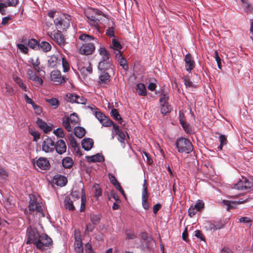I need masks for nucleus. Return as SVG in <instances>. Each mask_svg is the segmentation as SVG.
<instances>
[{
    "label": "nucleus",
    "mask_w": 253,
    "mask_h": 253,
    "mask_svg": "<svg viewBox=\"0 0 253 253\" xmlns=\"http://www.w3.org/2000/svg\"><path fill=\"white\" fill-rule=\"evenodd\" d=\"M77 95L72 94V93H68L67 94V98L68 101L71 103L76 102Z\"/></svg>",
    "instance_id": "50"
},
{
    "label": "nucleus",
    "mask_w": 253,
    "mask_h": 253,
    "mask_svg": "<svg viewBox=\"0 0 253 253\" xmlns=\"http://www.w3.org/2000/svg\"><path fill=\"white\" fill-rule=\"evenodd\" d=\"M86 102V99L83 96L78 95L77 98L76 102L78 104H85Z\"/></svg>",
    "instance_id": "59"
},
{
    "label": "nucleus",
    "mask_w": 253,
    "mask_h": 253,
    "mask_svg": "<svg viewBox=\"0 0 253 253\" xmlns=\"http://www.w3.org/2000/svg\"><path fill=\"white\" fill-rule=\"evenodd\" d=\"M13 80L21 89H22L25 91H27L26 86L23 84L22 80L20 78L18 77L13 76Z\"/></svg>",
    "instance_id": "39"
},
{
    "label": "nucleus",
    "mask_w": 253,
    "mask_h": 253,
    "mask_svg": "<svg viewBox=\"0 0 253 253\" xmlns=\"http://www.w3.org/2000/svg\"><path fill=\"white\" fill-rule=\"evenodd\" d=\"M180 123L183 128H184L185 131L187 133L190 134L192 132V128L189 126L185 123L184 121L182 119H180Z\"/></svg>",
    "instance_id": "40"
},
{
    "label": "nucleus",
    "mask_w": 253,
    "mask_h": 253,
    "mask_svg": "<svg viewBox=\"0 0 253 253\" xmlns=\"http://www.w3.org/2000/svg\"><path fill=\"white\" fill-rule=\"evenodd\" d=\"M94 188L95 190L94 197L97 199L99 197L101 196L102 191L99 185L97 184L94 186Z\"/></svg>",
    "instance_id": "51"
},
{
    "label": "nucleus",
    "mask_w": 253,
    "mask_h": 253,
    "mask_svg": "<svg viewBox=\"0 0 253 253\" xmlns=\"http://www.w3.org/2000/svg\"><path fill=\"white\" fill-rule=\"evenodd\" d=\"M176 147L180 153H189L193 150V146L190 140L185 138H180L175 142Z\"/></svg>",
    "instance_id": "5"
},
{
    "label": "nucleus",
    "mask_w": 253,
    "mask_h": 253,
    "mask_svg": "<svg viewBox=\"0 0 253 253\" xmlns=\"http://www.w3.org/2000/svg\"><path fill=\"white\" fill-rule=\"evenodd\" d=\"M106 34L110 38H114V29L113 27H110L106 31Z\"/></svg>",
    "instance_id": "61"
},
{
    "label": "nucleus",
    "mask_w": 253,
    "mask_h": 253,
    "mask_svg": "<svg viewBox=\"0 0 253 253\" xmlns=\"http://www.w3.org/2000/svg\"><path fill=\"white\" fill-rule=\"evenodd\" d=\"M74 134L79 138L83 137L85 133V129L80 126H75L74 127Z\"/></svg>",
    "instance_id": "32"
},
{
    "label": "nucleus",
    "mask_w": 253,
    "mask_h": 253,
    "mask_svg": "<svg viewBox=\"0 0 253 253\" xmlns=\"http://www.w3.org/2000/svg\"><path fill=\"white\" fill-rule=\"evenodd\" d=\"M169 99V97L167 93H164L162 95L161 97L160 98V102L161 104L168 103V100Z\"/></svg>",
    "instance_id": "53"
},
{
    "label": "nucleus",
    "mask_w": 253,
    "mask_h": 253,
    "mask_svg": "<svg viewBox=\"0 0 253 253\" xmlns=\"http://www.w3.org/2000/svg\"><path fill=\"white\" fill-rule=\"evenodd\" d=\"M37 124V125L45 132H48L51 130V127L48 126L46 123L40 118L38 119Z\"/></svg>",
    "instance_id": "25"
},
{
    "label": "nucleus",
    "mask_w": 253,
    "mask_h": 253,
    "mask_svg": "<svg viewBox=\"0 0 253 253\" xmlns=\"http://www.w3.org/2000/svg\"><path fill=\"white\" fill-rule=\"evenodd\" d=\"M67 182V178L64 176L56 175L54 177V182L58 186H64L66 185Z\"/></svg>",
    "instance_id": "24"
},
{
    "label": "nucleus",
    "mask_w": 253,
    "mask_h": 253,
    "mask_svg": "<svg viewBox=\"0 0 253 253\" xmlns=\"http://www.w3.org/2000/svg\"><path fill=\"white\" fill-rule=\"evenodd\" d=\"M48 102L54 108H56L58 107L59 105L58 100L56 98H51L48 100Z\"/></svg>",
    "instance_id": "57"
},
{
    "label": "nucleus",
    "mask_w": 253,
    "mask_h": 253,
    "mask_svg": "<svg viewBox=\"0 0 253 253\" xmlns=\"http://www.w3.org/2000/svg\"><path fill=\"white\" fill-rule=\"evenodd\" d=\"M111 65L110 60H100L98 68L100 70H105L110 68Z\"/></svg>",
    "instance_id": "26"
},
{
    "label": "nucleus",
    "mask_w": 253,
    "mask_h": 253,
    "mask_svg": "<svg viewBox=\"0 0 253 253\" xmlns=\"http://www.w3.org/2000/svg\"><path fill=\"white\" fill-rule=\"evenodd\" d=\"M39 49H41L43 52H47L51 50V46L46 42H42L39 44Z\"/></svg>",
    "instance_id": "33"
},
{
    "label": "nucleus",
    "mask_w": 253,
    "mask_h": 253,
    "mask_svg": "<svg viewBox=\"0 0 253 253\" xmlns=\"http://www.w3.org/2000/svg\"><path fill=\"white\" fill-rule=\"evenodd\" d=\"M47 35L61 47H64L66 43L64 36L61 32L58 30L53 32H48Z\"/></svg>",
    "instance_id": "7"
},
{
    "label": "nucleus",
    "mask_w": 253,
    "mask_h": 253,
    "mask_svg": "<svg viewBox=\"0 0 253 253\" xmlns=\"http://www.w3.org/2000/svg\"><path fill=\"white\" fill-rule=\"evenodd\" d=\"M64 206L66 209L70 211H74L75 210V207L73 205V201L71 200V198L69 196H67L65 198Z\"/></svg>",
    "instance_id": "29"
},
{
    "label": "nucleus",
    "mask_w": 253,
    "mask_h": 253,
    "mask_svg": "<svg viewBox=\"0 0 253 253\" xmlns=\"http://www.w3.org/2000/svg\"><path fill=\"white\" fill-rule=\"evenodd\" d=\"M51 80L58 84H62L65 82L66 78L61 76L59 71L54 70L51 73Z\"/></svg>",
    "instance_id": "15"
},
{
    "label": "nucleus",
    "mask_w": 253,
    "mask_h": 253,
    "mask_svg": "<svg viewBox=\"0 0 253 253\" xmlns=\"http://www.w3.org/2000/svg\"><path fill=\"white\" fill-rule=\"evenodd\" d=\"M223 206H225L226 210L229 211L230 209L234 208L236 205V203L229 201L224 200L222 202Z\"/></svg>",
    "instance_id": "41"
},
{
    "label": "nucleus",
    "mask_w": 253,
    "mask_h": 253,
    "mask_svg": "<svg viewBox=\"0 0 253 253\" xmlns=\"http://www.w3.org/2000/svg\"><path fill=\"white\" fill-rule=\"evenodd\" d=\"M29 62L30 63H31V64L33 65L34 69L37 71L38 72H39L40 70V68L39 66V64H40V63L38 61V59H34L33 58H31Z\"/></svg>",
    "instance_id": "46"
},
{
    "label": "nucleus",
    "mask_w": 253,
    "mask_h": 253,
    "mask_svg": "<svg viewBox=\"0 0 253 253\" xmlns=\"http://www.w3.org/2000/svg\"><path fill=\"white\" fill-rule=\"evenodd\" d=\"M197 211V210L194 208L193 206L192 205L189 209V210H188L189 215L190 217H192L196 214Z\"/></svg>",
    "instance_id": "62"
},
{
    "label": "nucleus",
    "mask_w": 253,
    "mask_h": 253,
    "mask_svg": "<svg viewBox=\"0 0 253 253\" xmlns=\"http://www.w3.org/2000/svg\"><path fill=\"white\" fill-rule=\"evenodd\" d=\"M52 240L46 234H42L41 237L35 244L37 248L43 250L45 247H49L51 245Z\"/></svg>",
    "instance_id": "9"
},
{
    "label": "nucleus",
    "mask_w": 253,
    "mask_h": 253,
    "mask_svg": "<svg viewBox=\"0 0 253 253\" xmlns=\"http://www.w3.org/2000/svg\"><path fill=\"white\" fill-rule=\"evenodd\" d=\"M27 77L28 79L33 81L38 85L42 84L43 81L41 78L35 74L33 70L28 69L27 71Z\"/></svg>",
    "instance_id": "16"
},
{
    "label": "nucleus",
    "mask_w": 253,
    "mask_h": 253,
    "mask_svg": "<svg viewBox=\"0 0 253 253\" xmlns=\"http://www.w3.org/2000/svg\"><path fill=\"white\" fill-rule=\"evenodd\" d=\"M32 107H33L35 113L37 114L40 115L41 113L42 109H41V108L39 106H38V105L34 103V105H32Z\"/></svg>",
    "instance_id": "63"
},
{
    "label": "nucleus",
    "mask_w": 253,
    "mask_h": 253,
    "mask_svg": "<svg viewBox=\"0 0 253 253\" xmlns=\"http://www.w3.org/2000/svg\"><path fill=\"white\" fill-rule=\"evenodd\" d=\"M33 163L35 168L38 167L41 169H47L50 166L48 161L45 158L41 157L36 162L34 161Z\"/></svg>",
    "instance_id": "13"
},
{
    "label": "nucleus",
    "mask_w": 253,
    "mask_h": 253,
    "mask_svg": "<svg viewBox=\"0 0 253 253\" xmlns=\"http://www.w3.org/2000/svg\"><path fill=\"white\" fill-rule=\"evenodd\" d=\"M183 81L184 83V84L186 87H194V84L192 83L191 80L188 78L187 77H185L183 78Z\"/></svg>",
    "instance_id": "52"
},
{
    "label": "nucleus",
    "mask_w": 253,
    "mask_h": 253,
    "mask_svg": "<svg viewBox=\"0 0 253 253\" xmlns=\"http://www.w3.org/2000/svg\"><path fill=\"white\" fill-rule=\"evenodd\" d=\"M27 217L29 220H35L44 216L43 205L41 198L38 195H30Z\"/></svg>",
    "instance_id": "1"
},
{
    "label": "nucleus",
    "mask_w": 253,
    "mask_h": 253,
    "mask_svg": "<svg viewBox=\"0 0 253 253\" xmlns=\"http://www.w3.org/2000/svg\"><path fill=\"white\" fill-rule=\"evenodd\" d=\"M94 228V226L90 223H88L86 224L85 232V233H89L92 232Z\"/></svg>",
    "instance_id": "64"
},
{
    "label": "nucleus",
    "mask_w": 253,
    "mask_h": 253,
    "mask_svg": "<svg viewBox=\"0 0 253 253\" xmlns=\"http://www.w3.org/2000/svg\"><path fill=\"white\" fill-rule=\"evenodd\" d=\"M85 158L89 163L101 162L104 160V157L99 153L90 156H87Z\"/></svg>",
    "instance_id": "20"
},
{
    "label": "nucleus",
    "mask_w": 253,
    "mask_h": 253,
    "mask_svg": "<svg viewBox=\"0 0 253 253\" xmlns=\"http://www.w3.org/2000/svg\"><path fill=\"white\" fill-rule=\"evenodd\" d=\"M90 220L93 224H96L99 222L100 217L97 215L93 214L90 216Z\"/></svg>",
    "instance_id": "55"
},
{
    "label": "nucleus",
    "mask_w": 253,
    "mask_h": 253,
    "mask_svg": "<svg viewBox=\"0 0 253 253\" xmlns=\"http://www.w3.org/2000/svg\"><path fill=\"white\" fill-rule=\"evenodd\" d=\"M110 81V76L105 72H103L99 76L98 83L100 84H107Z\"/></svg>",
    "instance_id": "22"
},
{
    "label": "nucleus",
    "mask_w": 253,
    "mask_h": 253,
    "mask_svg": "<svg viewBox=\"0 0 253 253\" xmlns=\"http://www.w3.org/2000/svg\"><path fill=\"white\" fill-rule=\"evenodd\" d=\"M93 141L90 138H84L82 140V146L86 151L90 150L93 147Z\"/></svg>",
    "instance_id": "23"
},
{
    "label": "nucleus",
    "mask_w": 253,
    "mask_h": 253,
    "mask_svg": "<svg viewBox=\"0 0 253 253\" xmlns=\"http://www.w3.org/2000/svg\"><path fill=\"white\" fill-rule=\"evenodd\" d=\"M6 92L8 95L12 96L13 93V88L9 85L8 84H5Z\"/></svg>",
    "instance_id": "60"
},
{
    "label": "nucleus",
    "mask_w": 253,
    "mask_h": 253,
    "mask_svg": "<svg viewBox=\"0 0 253 253\" xmlns=\"http://www.w3.org/2000/svg\"><path fill=\"white\" fill-rule=\"evenodd\" d=\"M101 12L97 9L88 8L85 11V14L86 17L89 21L98 19V16L100 15Z\"/></svg>",
    "instance_id": "17"
},
{
    "label": "nucleus",
    "mask_w": 253,
    "mask_h": 253,
    "mask_svg": "<svg viewBox=\"0 0 253 253\" xmlns=\"http://www.w3.org/2000/svg\"><path fill=\"white\" fill-rule=\"evenodd\" d=\"M103 126L109 127L113 126V122L108 117L105 116L102 120L100 122Z\"/></svg>",
    "instance_id": "42"
},
{
    "label": "nucleus",
    "mask_w": 253,
    "mask_h": 253,
    "mask_svg": "<svg viewBox=\"0 0 253 253\" xmlns=\"http://www.w3.org/2000/svg\"><path fill=\"white\" fill-rule=\"evenodd\" d=\"M193 207L197 210V211H200L203 209L204 207V203L202 201L198 200L197 201L196 204L193 206Z\"/></svg>",
    "instance_id": "47"
},
{
    "label": "nucleus",
    "mask_w": 253,
    "mask_h": 253,
    "mask_svg": "<svg viewBox=\"0 0 253 253\" xmlns=\"http://www.w3.org/2000/svg\"><path fill=\"white\" fill-rule=\"evenodd\" d=\"M111 116L116 121L122 119L118 111L116 109H113L111 112Z\"/></svg>",
    "instance_id": "48"
},
{
    "label": "nucleus",
    "mask_w": 253,
    "mask_h": 253,
    "mask_svg": "<svg viewBox=\"0 0 253 253\" xmlns=\"http://www.w3.org/2000/svg\"><path fill=\"white\" fill-rule=\"evenodd\" d=\"M81 73H84V71H86L85 76L90 75L92 72V67L90 63H88V66L86 67H83L80 70Z\"/></svg>",
    "instance_id": "43"
},
{
    "label": "nucleus",
    "mask_w": 253,
    "mask_h": 253,
    "mask_svg": "<svg viewBox=\"0 0 253 253\" xmlns=\"http://www.w3.org/2000/svg\"><path fill=\"white\" fill-rule=\"evenodd\" d=\"M113 129L116 134L118 135V140L120 142L125 144V140L126 139V132L123 131L116 124H113Z\"/></svg>",
    "instance_id": "19"
},
{
    "label": "nucleus",
    "mask_w": 253,
    "mask_h": 253,
    "mask_svg": "<svg viewBox=\"0 0 253 253\" xmlns=\"http://www.w3.org/2000/svg\"><path fill=\"white\" fill-rule=\"evenodd\" d=\"M92 110L95 117L100 122L101 120L106 116L104 114L101 112L98 109L96 108L94 106H92L90 107Z\"/></svg>",
    "instance_id": "27"
},
{
    "label": "nucleus",
    "mask_w": 253,
    "mask_h": 253,
    "mask_svg": "<svg viewBox=\"0 0 253 253\" xmlns=\"http://www.w3.org/2000/svg\"><path fill=\"white\" fill-rule=\"evenodd\" d=\"M18 49L24 54H27L28 52V48L23 43H17L16 44Z\"/></svg>",
    "instance_id": "45"
},
{
    "label": "nucleus",
    "mask_w": 253,
    "mask_h": 253,
    "mask_svg": "<svg viewBox=\"0 0 253 253\" xmlns=\"http://www.w3.org/2000/svg\"><path fill=\"white\" fill-rule=\"evenodd\" d=\"M75 238V251L76 253H84V249L83 247V243L82 240L80 238V232L75 230L74 233Z\"/></svg>",
    "instance_id": "11"
},
{
    "label": "nucleus",
    "mask_w": 253,
    "mask_h": 253,
    "mask_svg": "<svg viewBox=\"0 0 253 253\" xmlns=\"http://www.w3.org/2000/svg\"><path fill=\"white\" fill-rule=\"evenodd\" d=\"M85 253H94L93 252L91 244L89 243L85 244L84 246Z\"/></svg>",
    "instance_id": "56"
},
{
    "label": "nucleus",
    "mask_w": 253,
    "mask_h": 253,
    "mask_svg": "<svg viewBox=\"0 0 253 253\" xmlns=\"http://www.w3.org/2000/svg\"><path fill=\"white\" fill-rule=\"evenodd\" d=\"M42 150L46 153L52 152L55 149V144L51 138L47 137L42 143Z\"/></svg>",
    "instance_id": "10"
},
{
    "label": "nucleus",
    "mask_w": 253,
    "mask_h": 253,
    "mask_svg": "<svg viewBox=\"0 0 253 253\" xmlns=\"http://www.w3.org/2000/svg\"><path fill=\"white\" fill-rule=\"evenodd\" d=\"M253 187V180L252 178H247L242 177V178L234 185V188L240 190L249 191Z\"/></svg>",
    "instance_id": "6"
},
{
    "label": "nucleus",
    "mask_w": 253,
    "mask_h": 253,
    "mask_svg": "<svg viewBox=\"0 0 253 253\" xmlns=\"http://www.w3.org/2000/svg\"><path fill=\"white\" fill-rule=\"evenodd\" d=\"M79 40L84 41L83 43L78 48L79 53L82 55H88L94 51L95 43H98V40L92 36L84 34L80 36Z\"/></svg>",
    "instance_id": "2"
},
{
    "label": "nucleus",
    "mask_w": 253,
    "mask_h": 253,
    "mask_svg": "<svg viewBox=\"0 0 253 253\" xmlns=\"http://www.w3.org/2000/svg\"><path fill=\"white\" fill-rule=\"evenodd\" d=\"M60 59L58 58L55 55L50 56L48 60V65L51 68L55 67L58 63H60Z\"/></svg>",
    "instance_id": "31"
},
{
    "label": "nucleus",
    "mask_w": 253,
    "mask_h": 253,
    "mask_svg": "<svg viewBox=\"0 0 253 253\" xmlns=\"http://www.w3.org/2000/svg\"><path fill=\"white\" fill-rule=\"evenodd\" d=\"M148 196L149 194L147 191L146 182L144 180L142 191V205L143 208L146 210H148L150 208L149 204L147 201Z\"/></svg>",
    "instance_id": "12"
},
{
    "label": "nucleus",
    "mask_w": 253,
    "mask_h": 253,
    "mask_svg": "<svg viewBox=\"0 0 253 253\" xmlns=\"http://www.w3.org/2000/svg\"><path fill=\"white\" fill-rule=\"evenodd\" d=\"M86 204V197L84 189H82V195H81V205L80 208V211H84L85 208Z\"/></svg>",
    "instance_id": "35"
},
{
    "label": "nucleus",
    "mask_w": 253,
    "mask_h": 253,
    "mask_svg": "<svg viewBox=\"0 0 253 253\" xmlns=\"http://www.w3.org/2000/svg\"><path fill=\"white\" fill-rule=\"evenodd\" d=\"M136 90L139 95L145 96L147 94L146 89L143 84H138L136 85Z\"/></svg>",
    "instance_id": "30"
},
{
    "label": "nucleus",
    "mask_w": 253,
    "mask_h": 253,
    "mask_svg": "<svg viewBox=\"0 0 253 253\" xmlns=\"http://www.w3.org/2000/svg\"><path fill=\"white\" fill-rule=\"evenodd\" d=\"M110 47L113 49L115 54L117 50L120 51V50L122 48V46L120 43V42L116 41L115 39L112 40V44L110 45Z\"/></svg>",
    "instance_id": "36"
},
{
    "label": "nucleus",
    "mask_w": 253,
    "mask_h": 253,
    "mask_svg": "<svg viewBox=\"0 0 253 253\" xmlns=\"http://www.w3.org/2000/svg\"><path fill=\"white\" fill-rule=\"evenodd\" d=\"M66 145L65 141L62 139H60L55 145V149L59 154H62L66 151Z\"/></svg>",
    "instance_id": "18"
},
{
    "label": "nucleus",
    "mask_w": 253,
    "mask_h": 253,
    "mask_svg": "<svg viewBox=\"0 0 253 253\" xmlns=\"http://www.w3.org/2000/svg\"><path fill=\"white\" fill-rule=\"evenodd\" d=\"M171 106L168 103L161 104V111L163 114L166 115L170 112Z\"/></svg>",
    "instance_id": "37"
},
{
    "label": "nucleus",
    "mask_w": 253,
    "mask_h": 253,
    "mask_svg": "<svg viewBox=\"0 0 253 253\" xmlns=\"http://www.w3.org/2000/svg\"><path fill=\"white\" fill-rule=\"evenodd\" d=\"M80 119L76 113L71 114L69 117L63 118V126L69 132L72 131L75 126L80 124Z\"/></svg>",
    "instance_id": "4"
},
{
    "label": "nucleus",
    "mask_w": 253,
    "mask_h": 253,
    "mask_svg": "<svg viewBox=\"0 0 253 253\" xmlns=\"http://www.w3.org/2000/svg\"><path fill=\"white\" fill-rule=\"evenodd\" d=\"M99 20V19L92 20L89 21V24L94 28L96 29H98V22Z\"/></svg>",
    "instance_id": "58"
},
{
    "label": "nucleus",
    "mask_w": 253,
    "mask_h": 253,
    "mask_svg": "<svg viewBox=\"0 0 253 253\" xmlns=\"http://www.w3.org/2000/svg\"><path fill=\"white\" fill-rule=\"evenodd\" d=\"M28 45L29 47L33 49H38L39 47L37 41L34 39H31L29 40Z\"/></svg>",
    "instance_id": "38"
},
{
    "label": "nucleus",
    "mask_w": 253,
    "mask_h": 253,
    "mask_svg": "<svg viewBox=\"0 0 253 253\" xmlns=\"http://www.w3.org/2000/svg\"><path fill=\"white\" fill-rule=\"evenodd\" d=\"M99 53L101 56V60H110L109 53L105 47L101 46L99 48Z\"/></svg>",
    "instance_id": "28"
},
{
    "label": "nucleus",
    "mask_w": 253,
    "mask_h": 253,
    "mask_svg": "<svg viewBox=\"0 0 253 253\" xmlns=\"http://www.w3.org/2000/svg\"><path fill=\"white\" fill-rule=\"evenodd\" d=\"M29 133L34 137V140H36L37 139L40 138V134L39 132L33 130L32 129H29Z\"/></svg>",
    "instance_id": "54"
},
{
    "label": "nucleus",
    "mask_w": 253,
    "mask_h": 253,
    "mask_svg": "<svg viewBox=\"0 0 253 253\" xmlns=\"http://www.w3.org/2000/svg\"><path fill=\"white\" fill-rule=\"evenodd\" d=\"M184 61L185 62V69L188 72H190L195 66V63L191 54L189 53L185 55Z\"/></svg>",
    "instance_id": "14"
},
{
    "label": "nucleus",
    "mask_w": 253,
    "mask_h": 253,
    "mask_svg": "<svg viewBox=\"0 0 253 253\" xmlns=\"http://www.w3.org/2000/svg\"><path fill=\"white\" fill-rule=\"evenodd\" d=\"M73 164V160L70 157H65L62 160V165L65 168L69 169L71 168Z\"/></svg>",
    "instance_id": "34"
},
{
    "label": "nucleus",
    "mask_w": 253,
    "mask_h": 253,
    "mask_svg": "<svg viewBox=\"0 0 253 253\" xmlns=\"http://www.w3.org/2000/svg\"><path fill=\"white\" fill-rule=\"evenodd\" d=\"M71 16L62 14L56 17L54 20V24L57 29L66 30L70 26Z\"/></svg>",
    "instance_id": "3"
},
{
    "label": "nucleus",
    "mask_w": 253,
    "mask_h": 253,
    "mask_svg": "<svg viewBox=\"0 0 253 253\" xmlns=\"http://www.w3.org/2000/svg\"><path fill=\"white\" fill-rule=\"evenodd\" d=\"M27 244L33 243L34 245L38 241V240L41 237L40 234L37 229L30 227L27 230Z\"/></svg>",
    "instance_id": "8"
},
{
    "label": "nucleus",
    "mask_w": 253,
    "mask_h": 253,
    "mask_svg": "<svg viewBox=\"0 0 253 253\" xmlns=\"http://www.w3.org/2000/svg\"><path fill=\"white\" fill-rule=\"evenodd\" d=\"M116 57L119 61L120 66H121L125 70L128 69V65L126 60L122 56L120 51L117 50L115 52Z\"/></svg>",
    "instance_id": "21"
},
{
    "label": "nucleus",
    "mask_w": 253,
    "mask_h": 253,
    "mask_svg": "<svg viewBox=\"0 0 253 253\" xmlns=\"http://www.w3.org/2000/svg\"><path fill=\"white\" fill-rule=\"evenodd\" d=\"M62 64L64 72H68L70 69V66L68 61L64 58L62 57Z\"/></svg>",
    "instance_id": "44"
},
{
    "label": "nucleus",
    "mask_w": 253,
    "mask_h": 253,
    "mask_svg": "<svg viewBox=\"0 0 253 253\" xmlns=\"http://www.w3.org/2000/svg\"><path fill=\"white\" fill-rule=\"evenodd\" d=\"M53 133L56 136L60 138H63L65 135L63 130L61 128H58L54 130Z\"/></svg>",
    "instance_id": "49"
}]
</instances>
